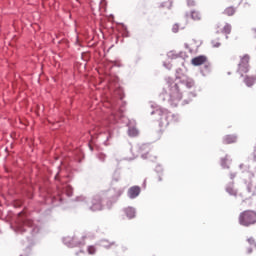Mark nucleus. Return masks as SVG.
Here are the masks:
<instances>
[{
  "mask_svg": "<svg viewBox=\"0 0 256 256\" xmlns=\"http://www.w3.org/2000/svg\"><path fill=\"white\" fill-rule=\"evenodd\" d=\"M212 69L213 66L211 65V62L206 61L204 65L200 68V73L202 77H207V75H210Z\"/></svg>",
  "mask_w": 256,
  "mask_h": 256,
  "instance_id": "obj_14",
  "label": "nucleus"
},
{
  "mask_svg": "<svg viewBox=\"0 0 256 256\" xmlns=\"http://www.w3.org/2000/svg\"><path fill=\"white\" fill-rule=\"evenodd\" d=\"M102 1H105V0H102Z\"/></svg>",
  "mask_w": 256,
  "mask_h": 256,
  "instance_id": "obj_59",
  "label": "nucleus"
},
{
  "mask_svg": "<svg viewBox=\"0 0 256 256\" xmlns=\"http://www.w3.org/2000/svg\"><path fill=\"white\" fill-rule=\"evenodd\" d=\"M228 75H231V72H228Z\"/></svg>",
  "mask_w": 256,
  "mask_h": 256,
  "instance_id": "obj_57",
  "label": "nucleus"
},
{
  "mask_svg": "<svg viewBox=\"0 0 256 256\" xmlns=\"http://www.w3.org/2000/svg\"><path fill=\"white\" fill-rule=\"evenodd\" d=\"M151 115H158L159 119V127H169V123H179L181 121V116L179 114H175L170 112L165 108L157 107L155 110L151 112Z\"/></svg>",
  "mask_w": 256,
  "mask_h": 256,
  "instance_id": "obj_5",
  "label": "nucleus"
},
{
  "mask_svg": "<svg viewBox=\"0 0 256 256\" xmlns=\"http://www.w3.org/2000/svg\"><path fill=\"white\" fill-rule=\"evenodd\" d=\"M54 179L57 182V194L49 195L45 199L46 205L69 209V207H73L75 201L76 203H84L89 211H101V209H103V199L101 198V195H95L91 199L85 196H77L75 200H67V197L68 199L73 197V186L69 184V181L72 179L71 175L61 176V172L58 171L55 174Z\"/></svg>",
  "mask_w": 256,
  "mask_h": 256,
  "instance_id": "obj_1",
  "label": "nucleus"
},
{
  "mask_svg": "<svg viewBox=\"0 0 256 256\" xmlns=\"http://www.w3.org/2000/svg\"><path fill=\"white\" fill-rule=\"evenodd\" d=\"M211 45L214 47V48H219V47H221V44L219 43V42H215V40H212L211 41Z\"/></svg>",
  "mask_w": 256,
  "mask_h": 256,
  "instance_id": "obj_39",
  "label": "nucleus"
},
{
  "mask_svg": "<svg viewBox=\"0 0 256 256\" xmlns=\"http://www.w3.org/2000/svg\"><path fill=\"white\" fill-rule=\"evenodd\" d=\"M96 247H103L104 249H117L119 244L116 241H110L108 239H101L95 243Z\"/></svg>",
  "mask_w": 256,
  "mask_h": 256,
  "instance_id": "obj_10",
  "label": "nucleus"
},
{
  "mask_svg": "<svg viewBox=\"0 0 256 256\" xmlns=\"http://www.w3.org/2000/svg\"><path fill=\"white\" fill-rule=\"evenodd\" d=\"M86 236H81L80 238L77 236H66L62 238V243L66 245V247H83L85 246Z\"/></svg>",
  "mask_w": 256,
  "mask_h": 256,
  "instance_id": "obj_7",
  "label": "nucleus"
},
{
  "mask_svg": "<svg viewBox=\"0 0 256 256\" xmlns=\"http://www.w3.org/2000/svg\"><path fill=\"white\" fill-rule=\"evenodd\" d=\"M141 195V187L140 186H132L127 191L128 199H137Z\"/></svg>",
  "mask_w": 256,
  "mask_h": 256,
  "instance_id": "obj_12",
  "label": "nucleus"
},
{
  "mask_svg": "<svg viewBox=\"0 0 256 256\" xmlns=\"http://www.w3.org/2000/svg\"><path fill=\"white\" fill-rule=\"evenodd\" d=\"M188 7H195L197 5V2L195 0H187Z\"/></svg>",
  "mask_w": 256,
  "mask_h": 256,
  "instance_id": "obj_37",
  "label": "nucleus"
},
{
  "mask_svg": "<svg viewBox=\"0 0 256 256\" xmlns=\"http://www.w3.org/2000/svg\"><path fill=\"white\" fill-rule=\"evenodd\" d=\"M109 139H111V132H109L108 136H107V140L106 141H109Z\"/></svg>",
  "mask_w": 256,
  "mask_h": 256,
  "instance_id": "obj_46",
  "label": "nucleus"
},
{
  "mask_svg": "<svg viewBox=\"0 0 256 256\" xmlns=\"http://www.w3.org/2000/svg\"><path fill=\"white\" fill-rule=\"evenodd\" d=\"M244 7H251V4H249V2H245Z\"/></svg>",
  "mask_w": 256,
  "mask_h": 256,
  "instance_id": "obj_45",
  "label": "nucleus"
},
{
  "mask_svg": "<svg viewBox=\"0 0 256 256\" xmlns=\"http://www.w3.org/2000/svg\"><path fill=\"white\" fill-rule=\"evenodd\" d=\"M173 5V0H169V5H167V2H163L160 7H167L168 9H171Z\"/></svg>",
  "mask_w": 256,
  "mask_h": 256,
  "instance_id": "obj_34",
  "label": "nucleus"
},
{
  "mask_svg": "<svg viewBox=\"0 0 256 256\" xmlns=\"http://www.w3.org/2000/svg\"><path fill=\"white\" fill-rule=\"evenodd\" d=\"M247 243H249V245H251L252 247H255V249H256L255 238H253V237L248 238Z\"/></svg>",
  "mask_w": 256,
  "mask_h": 256,
  "instance_id": "obj_33",
  "label": "nucleus"
},
{
  "mask_svg": "<svg viewBox=\"0 0 256 256\" xmlns=\"http://www.w3.org/2000/svg\"><path fill=\"white\" fill-rule=\"evenodd\" d=\"M182 65L185 66V62L184 61L182 62Z\"/></svg>",
  "mask_w": 256,
  "mask_h": 256,
  "instance_id": "obj_52",
  "label": "nucleus"
},
{
  "mask_svg": "<svg viewBox=\"0 0 256 256\" xmlns=\"http://www.w3.org/2000/svg\"><path fill=\"white\" fill-rule=\"evenodd\" d=\"M62 167H67V164H62Z\"/></svg>",
  "mask_w": 256,
  "mask_h": 256,
  "instance_id": "obj_50",
  "label": "nucleus"
},
{
  "mask_svg": "<svg viewBox=\"0 0 256 256\" xmlns=\"http://www.w3.org/2000/svg\"><path fill=\"white\" fill-rule=\"evenodd\" d=\"M251 253H253V248L252 247H248L247 248V254L251 255Z\"/></svg>",
  "mask_w": 256,
  "mask_h": 256,
  "instance_id": "obj_42",
  "label": "nucleus"
},
{
  "mask_svg": "<svg viewBox=\"0 0 256 256\" xmlns=\"http://www.w3.org/2000/svg\"><path fill=\"white\" fill-rule=\"evenodd\" d=\"M116 43H119V36L116 37Z\"/></svg>",
  "mask_w": 256,
  "mask_h": 256,
  "instance_id": "obj_48",
  "label": "nucleus"
},
{
  "mask_svg": "<svg viewBox=\"0 0 256 256\" xmlns=\"http://www.w3.org/2000/svg\"><path fill=\"white\" fill-rule=\"evenodd\" d=\"M172 33H179V24H174L173 25Z\"/></svg>",
  "mask_w": 256,
  "mask_h": 256,
  "instance_id": "obj_38",
  "label": "nucleus"
},
{
  "mask_svg": "<svg viewBox=\"0 0 256 256\" xmlns=\"http://www.w3.org/2000/svg\"><path fill=\"white\" fill-rule=\"evenodd\" d=\"M87 251L89 255H95V253H97V245L88 246Z\"/></svg>",
  "mask_w": 256,
  "mask_h": 256,
  "instance_id": "obj_27",
  "label": "nucleus"
},
{
  "mask_svg": "<svg viewBox=\"0 0 256 256\" xmlns=\"http://www.w3.org/2000/svg\"><path fill=\"white\" fill-rule=\"evenodd\" d=\"M76 255L79 256V252H76Z\"/></svg>",
  "mask_w": 256,
  "mask_h": 256,
  "instance_id": "obj_55",
  "label": "nucleus"
},
{
  "mask_svg": "<svg viewBox=\"0 0 256 256\" xmlns=\"http://www.w3.org/2000/svg\"><path fill=\"white\" fill-rule=\"evenodd\" d=\"M189 52H190V53H192V52H193V50L189 49Z\"/></svg>",
  "mask_w": 256,
  "mask_h": 256,
  "instance_id": "obj_51",
  "label": "nucleus"
},
{
  "mask_svg": "<svg viewBox=\"0 0 256 256\" xmlns=\"http://www.w3.org/2000/svg\"><path fill=\"white\" fill-rule=\"evenodd\" d=\"M131 151H139L142 153L141 157L143 159H147V155L149 154V151H151V147L149 144H137L135 147L131 148Z\"/></svg>",
  "mask_w": 256,
  "mask_h": 256,
  "instance_id": "obj_11",
  "label": "nucleus"
},
{
  "mask_svg": "<svg viewBox=\"0 0 256 256\" xmlns=\"http://www.w3.org/2000/svg\"><path fill=\"white\" fill-rule=\"evenodd\" d=\"M119 181H121V174L116 171L112 176V183H119Z\"/></svg>",
  "mask_w": 256,
  "mask_h": 256,
  "instance_id": "obj_26",
  "label": "nucleus"
},
{
  "mask_svg": "<svg viewBox=\"0 0 256 256\" xmlns=\"http://www.w3.org/2000/svg\"><path fill=\"white\" fill-rule=\"evenodd\" d=\"M22 205H23V202L21 200L16 201L14 204L15 207H21Z\"/></svg>",
  "mask_w": 256,
  "mask_h": 256,
  "instance_id": "obj_41",
  "label": "nucleus"
},
{
  "mask_svg": "<svg viewBox=\"0 0 256 256\" xmlns=\"http://www.w3.org/2000/svg\"><path fill=\"white\" fill-rule=\"evenodd\" d=\"M243 83L246 85V87H253V85L256 83V75L249 76L245 74L243 76Z\"/></svg>",
  "mask_w": 256,
  "mask_h": 256,
  "instance_id": "obj_15",
  "label": "nucleus"
},
{
  "mask_svg": "<svg viewBox=\"0 0 256 256\" xmlns=\"http://www.w3.org/2000/svg\"><path fill=\"white\" fill-rule=\"evenodd\" d=\"M239 223L242 227H251L256 224V212L253 210H245L239 215Z\"/></svg>",
  "mask_w": 256,
  "mask_h": 256,
  "instance_id": "obj_6",
  "label": "nucleus"
},
{
  "mask_svg": "<svg viewBox=\"0 0 256 256\" xmlns=\"http://www.w3.org/2000/svg\"><path fill=\"white\" fill-rule=\"evenodd\" d=\"M190 16H191V19H193V21L201 20V14L198 11L192 10Z\"/></svg>",
  "mask_w": 256,
  "mask_h": 256,
  "instance_id": "obj_24",
  "label": "nucleus"
},
{
  "mask_svg": "<svg viewBox=\"0 0 256 256\" xmlns=\"http://www.w3.org/2000/svg\"><path fill=\"white\" fill-rule=\"evenodd\" d=\"M235 177H237L236 173H230V179H235Z\"/></svg>",
  "mask_w": 256,
  "mask_h": 256,
  "instance_id": "obj_43",
  "label": "nucleus"
},
{
  "mask_svg": "<svg viewBox=\"0 0 256 256\" xmlns=\"http://www.w3.org/2000/svg\"><path fill=\"white\" fill-rule=\"evenodd\" d=\"M111 63L113 67H123V64H121V62L118 60L111 61Z\"/></svg>",
  "mask_w": 256,
  "mask_h": 256,
  "instance_id": "obj_36",
  "label": "nucleus"
},
{
  "mask_svg": "<svg viewBox=\"0 0 256 256\" xmlns=\"http://www.w3.org/2000/svg\"><path fill=\"white\" fill-rule=\"evenodd\" d=\"M163 67H165V69H168V70H171V63H169V62H164L163 63Z\"/></svg>",
  "mask_w": 256,
  "mask_h": 256,
  "instance_id": "obj_40",
  "label": "nucleus"
},
{
  "mask_svg": "<svg viewBox=\"0 0 256 256\" xmlns=\"http://www.w3.org/2000/svg\"><path fill=\"white\" fill-rule=\"evenodd\" d=\"M83 159H85V156L81 152H79L78 155L75 157V161H77V163H81Z\"/></svg>",
  "mask_w": 256,
  "mask_h": 256,
  "instance_id": "obj_32",
  "label": "nucleus"
},
{
  "mask_svg": "<svg viewBox=\"0 0 256 256\" xmlns=\"http://www.w3.org/2000/svg\"><path fill=\"white\" fill-rule=\"evenodd\" d=\"M90 150L93 151V147L90 146Z\"/></svg>",
  "mask_w": 256,
  "mask_h": 256,
  "instance_id": "obj_53",
  "label": "nucleus"
},
{
  "mask_svg": "<svg viewBox=\"0 0 256 256\" xmlns=\"http://www.w3.org/2000/svg\"><path fill=\"white\" fill-rule=\"evenodd\" d=\"M118 25H120L119 31L122 34V37H131L129 30L127 29V25L124 23H118Z\"/></svg>",
  "mask_w": 256,
  "mask_h": 256,
  "instance_id": "obj_20",
  "label": "nucleus"
},
{
  "mask_svg": "<svg viewBox=\"0 0 256 256\" xmlns=\"http://www.w3.org/2000/svg\"><path fill=\"white\" fill-rule=\"evenodd\" d=\"M11 228L13 231H15V233H21L22 235L26 234V241L28 244L24 249V252L19 256L31 255V247L35 245V240L33 237H35V235L41 231V228L33 223L31 218L27 215V212L23 211L18 213L16 224L15 226L11 225Z\"/></svg>",
  "mask_w": 256,
  "mask_h": 256,
  "instance_id": "obj_2",
  "label": "nucleus"
},
{
  "mask_svg": "<svg viewBox=\"0 0 256 256\" xmlns=\"http://www.w3.org/2000/svg\"><path fill=\"white\" fill-rule=\"evenodd\" d=\"M154 171L157 174L159 183H161V181H163V175H165V170L163 169V166L161 164L156 165Z\"/></svg>",
  "mask_w": 256,
  "mask_h": 256,
  "instance_id": "obj_18",
  "label": "nucleus"
},
{
  "mask_svg": "<svg viewBox=\"0 0 256 256\" xmlns=\"http://www.w3.org/2000/svg\"><path fill=\"white\" fill-rule=\"evenodd\" d=\"M226 193L232 197H237V190L233 188V182H230L226 186Z\"/></svg>",
  "mask_w": 256,
  "mask_h": 256,
  "instance_id": "obj_21",
  "label": "nucleus"
},
{
  "mask_svg": "<svg viewBox=\"0 0 256 256\" xmlns=\"http://www.w3.org/2000/svg\"><path fill=\"white\" fill-rule=\"evenodd\" d=\"M107 196V207H111V205L117 203L119 201V197L123 195V189L121 188H110L105 192Z\"/></svg>",
  "mask_w": 256,
  "mask_h": 256,
  "instance_id": "obj_8",
  "label": "nucleus"
},
{
  "mask_svg": "<svg viewBox=\"0 0 256 256\" xmlns=\"http://www.w3.org/2000/svg\"><path fill=\"white\" fill-rule=\"evenodd\" d=\"M191 63L192 65H194V67H201V65H204L205 63H207V56L205 55L196 56L192 58Z\"/></svg>",
  "mask_w": 256,
  "mask_h": 256,
  "instance_id": "obj_13",
  "label": "nucleus"
},
{
  "mask_svg": "<svg viewBox=\"0 0 256 256\" xmlns=\"http://www.w3.org/2000/svg\"><path fill=\"white\" fill-rule=\"evenodd\" d=\"M226 39H229V36L226 35Z\"/></svg>",
  "mask_w": 256,
  "mask_h": 256,
  "instance_id": "obj_56",
  "label": "nucleus"
},
{
  "mask_svg": "<svg viewBox=\"0 0 256 256\" xmlns=\"http://www.w3.org/2000/svg\"><path fill=\"white\" fill-rule=\"evenodd\" d=\"M252 31H254L256 33V28H253ZM255 37H256V34H255Z\"/></svg>",
  "mask_w": 256,
  "mask_h": 256,
  "instance_id": "obj_49",
  "label": "nucleus"
},
{
  "mask_svg": "<svg viewBox=\"0 0 256 256\" xmlns=\"http://www.w3.org/2000/svg\"><path fill=\"white\" fill-rule=\"evenodd\" d=\"M177 56H178V59H182V61H185V59H187V57H189L187 55V52H183V51L177 53Z\"/></svg>",
  "mask_w": 256,
  "mask_h": 256,
  "instance_id": "obj_30",
  "label": "nucleus"
},
{
  "mask_svg": "<svg viewBox=\"0 0 256 256\" xmlns=\"http://www.w3.org/2000/svg\"><path fill=\"white\" fill-rule=\"evenodd\" d=\"M222 33H225V35H230L231 34V25L230 24H226L223 27Z\"/></svg>",
  "mask_w": 256,
  "mask_h": 256,
  "instance_id": "obj_29",
  "label": "nucleus"
},
{
  "mask_svg": "<svg viewBox=\"0 0 256 256\" xmlns=\"http://www.w3.org/2000/svg\"><path fill=\"white\" fill-rule=\"evenodd\" d=\"M98 133H101V131H99V128L95 129L94 135H98Z\"/></svg>",
  "mask_w": 256,
  "mask_h": 256,
  "instance_id": "obj_44",
  "label": "nucleus"
},
{
  "mask_svg": "<svg viewBox=\"0 0 256 256\" xmlns=\"http://www.w3.org/2000/svg\"><path fill=\"white\" fill-rule=\"evenodd\" d=\"M127 219H135L137 217V210L134 207L128 206L123 209Z\"/></svg>",
  "mask_w": 256,
  "mask_h": 256,
  "instance_id": "obj_17",
  "label": "nucleus"
},
{
  "mask_svg": "<svg viewBox=\"0 0 256 256\" xmlns=\"http://www.w3.org/2000/svg\"><path fill=\"white\" fill-rule=\"evenodd\" d=\"M183 70L181 68L176 69V79H183V76L181 75V72Z\"/></svg>",
  "mask_w": 256,
  "mask_h": 256,
  "instance_id": "obj_35",
  "label": "nucleus"
},
{
  "mask_svg": "<svg viewBox=\"0 0 256 256\" xmlns=\"http://www.w3.org/2000/svg\"><path fill=\"white\" fill-rule=\"evenodd\" d=\"M181 85H184L187 89H193L195 87V80L187 76H183L179 83L172 82L171 79L167 81L168 91L163 89L159 94L160 101L168 103L170 107H177L179 101L183 99V93H181Z\"/></svg>",
  "mask_w": 256,
  "mask_h": 256,
  "instance_id": "obj_3",
  "label": "nucleus"
},
{
  "mask_svg": "<svg viewBox=\"0 0 256 256\" xmlns=\"http://www.w3.org/2000/svg\"><path fill=\"white\" fill-rule=\"evenodd\" d=\"M68 167H71V164H68Z\"/></svg>",
  "mask_w": 256,
  "mask_h": 256,
  "instance_id": "obj_58",
  "label": "nucleus"
},
{
  "mask_svg": "<svg viewBox=\"0 0 256 256\" xmlns=\"http://www.w3.org/2000/svg\"><path fill=\"white\" fill-rule=\"evenodd\" d=\"M237 11V8L230 6L224 10V15H228V17H232V15H235Z\"/></svg>",
  "mask_w": 256,
  "mask_h": 256,
  "instance_id": "obj_23",
  "label": "nucleus"
},
{
  "mask_svg": "<svg viewBox=\"0 0 256 256\" xmlns=\"http://www.w3.org/2000/svg\"><path fill=\"white\" fill-rule=\"evenodd\" d=\"M249 54H245L238 64L237 73L240 74V77H243L244 75H247L249 73V70L251 69V66L249 65Z\"/></svg>",
  "mask_w": 256,
  "mask_h": 256,
  "instance_id": "obj_9",
  "label": "nucleus"
},
{
  "mask_svg": "<svg viewBox=\"0 0 256 256\" xmlns=\"http://www.w3.org/2000/svg\"><path fill=\"white\" fill-rule=\"evenodd\" d=\"M184 47H185V49H189V44L185 43Z\"/></svg>",
  "mask_w": 256,
  "mask_h": 256,
  "instance_id": "obj_47",
  "label": "nucleus"
},
{
  "mask_svg": "<svg viewBox=\"0 0 256 256\" xmlns=\"http://www.w3.org/2000/svg\"><path fill=\"white\" fill-rule=\"evenodd\" d=\"M114 82L111 83L112 89L114 92L112 94V98L109 100V105L111 108V116L109 118V123H118L121 117H123V109H121V102L123 101V97H125V92L123 88H121L117 83H119V78L115 77L112 79Z\"/></svg>",
  "mask_w": 256,
  "mask_h": 256,
  "instance_id": "obj_4",
  "label": "nucleus"
},
{
  "mask_svg": "<svg viewBox=\"0 0 256 256\" xmlns=\"http://www.w3.org/2000/svg\"><path fill=\"white\" fill-rule=\"evenodd\" d=\"M188 97H189L188 100L183 101V105H189V103H191V98L197 97V92H195V91L189 92Z\"/></svg>",
  "mask_w": 256,
  "mask_h": 256,
  "instance_id": "obj_25",
  "label": "nucleus"
},
{
  "mask_svg": "<svg viewBox=\"0 0 256 256\" xmlns=\"http://www.w3.org/2000/svg\"><path fill=\"white\" fill-rule=\"evenodd\" d=\"M96 157L101 161V163H105V159H107V155L103 152L98 153Z\"/></svg>",
  "mask_w": 256,
  "mask_h": 256,
  "instance_id": "obj_28",
  "label": "nucleus"
},
{
  "mask_svg": "<svg viewBox=\"0 0 256 256\" xmlns=\"http://www.w3.org/2000/svg\"><path fill=\"white\" fill-rule=\"evenodd\" d=\"M168 59H178L177 53L175 51H170L167 53Z\"/></svg>",
  "mask_w": 256,
  "mask_h": 256,
  "instance_id": "obj_31",
  "label": "nucleus"
},
{
  "mask_svg": "<svg viewBox=\"0 0 256 256\" xmlns=\"http://www.w3.org/2000/svg\"><path fill=\"white\" fill-rule=\"evenodd\" d=\"M237 141V134H228L223 136L222 143L223 145H231Z\"/></svg>",
  "mask_w": 256,
  "mask_h": 256,
  "instance_id": "obj_16",
  "label": "nucleus"
},
{
  "mask_svg": "<svg viewBox=\"0 0 256 256\" xmlns=\"http://www.w3.org/2000/svg\"><path fill=\"white\" fill-rule=\"evenodd\" d=\"M128 125V135L130 137H138L139 136V129L135 126H131V122L127 124Z\"/></svg>",
  "mask_w": 256,
  "mask_h": 256,
  "instance_id": "obj_19",
  "label": "nucleus"
},
{
  "mask_svg": "<svg viewBox=\"0 0 256 256\" xmlns=\"http://www.w3.org/2000/svg\"><path fill=\"white\" fill-rule=\"evenodd\" d=\"M229 164H231V159L229 158V155H226L225 158L221 159L222 169H229Z\"/></svg>",
  "mask_w": 256,
  "mask_h": 256,
  "instance_id": "obj_22",
  "label": "nucleus"
},
{
  "mask_svg": "<svg viewBox=\"0 0 256 256\" xmlns=\"http://www.w3.org/2000/svg\"><path fill=\"white\" fill-rule=\"evenodd\" d=\"M79 253H83V250H80Z\"/></svg>",
  "mask_w": 256,
  "mask_h": 256,
  "instance_id": "obj_54",
  "label": "nucleus"
}]
</instances>
